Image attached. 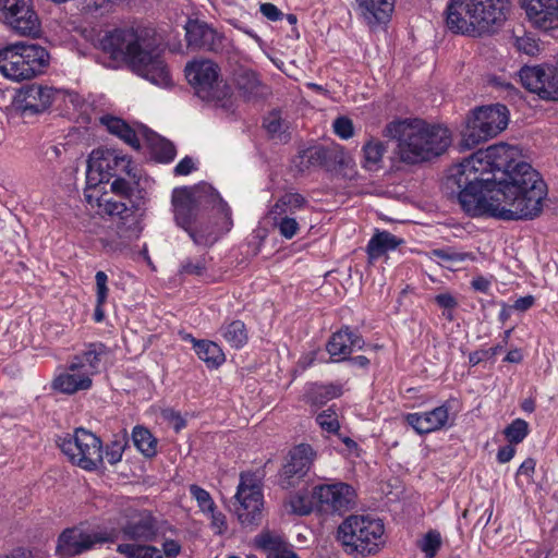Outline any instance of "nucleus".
I'll list each match as a JSON object with an SVG mask.
<instances>
[{
    "instance_id": "obj_1",
    "label": "nucleus",
    "mask_w": 558,
    "mask_h": 558,
    "mask_svg": "<svg viewBox=\"0 0 558 558\" xmlns=\"http://www.w3.org/2000/svg\"><path fill=\"white\" fill-rule=\"evenodd\" d=\"M448 183L460 190L458 199L469 216L506 221L537 217L547 195L545 182L524 161L522 149L508 143L478 149L452 166Z\"/></svg>"
},
{
    "instance_id": "obj_2",
    "label": "nucleus",
    "mask_w": 558,
    "mask_h": 558,
    "mask_svg": "<svg viewBox=\"0 0 558 558\" xmlns=\"http://www.w3.org/2000/svg\"><path fill=\"white\" fill-rule=\"evenodd\" d=\"M175 223L197 245L210 246L233 226L231 208L210 185L181 187L172 193Z\"/></svg>"
},
{
    "instance_id": "obj_3",
    "label": "nucleus",
    "mask_w": 558,
    "mask_h": 558,
    "mask_svg": "<svg viewBox=\"0 0 558 558\" xmlns=\"http://www.w3.org/2000/svg\"><path fill=\"white\" fill-rule=\"evenodd\" d=\"M99 49L108 57L107 68L119 69L128 64L138 76L159 87L172 84L161 50L133 28L106 33L98 41Z\"/></svg>"
},
{
    "instance_id": "obj_4",
    "label": "nucleus",
    "mask_w": 558,
    "mask_h": 558,
    "mask_svg": "<svg viewBox=\"0 0 558 558\" xmlns=\"http://www.w3.org/2000/svg\"><path fill=\"white\" fill-rule=\"evenodd\" d=\"M383 133L396 141V156L407 165L422 163L440 156L452 141L448 128L418 118L393 120Z\"/></svg>"
},
{
    "instance_id": "obj_5",
    "label": "nucleus",
    "mask_w": 558,
    "mask_h": 558,
    "mask_svg": "<svg viewBox=\"0 0 558 558\" xmlns=\"http://www.w3.org/2000/svg\"><path fill=\"white\" fill-rule=\"evenodd\" d=\"M511 0H450L446 25L454 34L481 37L496 33L507 21Z\"/></svg>"
},
{
    "instance_id": "obj_6",
    "label": "nucleus",
    "mask_w": 558,
    "mask_h": 558,
    "mask_svg": "<svg viewBox=\"0 0 558 558\" xmlns=\"http://www.w3.org/2000/svg\"><path fill=\"white\" fill-rule=\"evenodd\" d=\"M49 62L48 50L38 44L16 41L0 48V74L11 82L20 83L41 75Z\"/></svg>"
},
{
    "instance_id": "obj_7",
    "label": "nucleus",
    "mask_w": 558,
    "mask_h": 558,
    "mask_svg": "<svg viewBox=\"0 0 558 558\" xmlns=\"http://www.w3.org/2000/svg\"><path fill=\"white\" fill-rule=\"evenodd\" d=\"M185 76L199 99L227 112L233 110L232 89L217 63L209 59L193 60L185 65Z\"/></svg>"
},
{
    "instance_id": "obj_8",
    "label": "nucleus",
    "mask_w": 558,
    "mask_h": 558,
    "mask_svg": "<svg viewBox=\"0 0 558 558\" xmlns=\"http://www.w3.org/2000/svg\"><path fill=\"white\" fill-rule=\"evenodd\" d=\"M108 353L109 349L100 342L88 344L54 377L53 388L68 395L89 389L93 377L99 372L101 361Z\"/></svg>"
},
{
    "instance_id": "obj_9",
    "label": "nucleus",
    "mask_w": 558,
    "mask_h": 558,
    "mask_svg": "<svg viewBox=\"0 0 558 558\" xmlns=\"http://www.w3.org/2000/svg\"><path fill=\"white\" fill-rule=\"evenodd\" d=\"M339 539L351 551L361 555L378 553L385 545V526L371 515H350L339 526Z\"/></svg>"
},
{
    "instance_id": "obj_10",
    "label": "nucleus",
    "mask_w": 558,
    "mask_h": 558,
    "mask_svg": "<svg viewBox=\"0 0 558 558\" xmlns=\"http://www.w3.org/2000/svg\"><path fill=\"white\" fill-rule=\"evenodd\" d=\"M509 123L506 106L497 104L474 109L466 119L459 146L462 150L472 149L501 133Z\"/></svg>"
},
{
    "instance_id": "obj_11",
    "label": "nucleus",
    "mask_w": 558,
    "mask_h": 558,
    "mask_svg": "<svg viewBox=\"0 0 558 558\" xmlns=\"http://www.w3.org/2000/svg\"><path fill=\"white\" fill-rule=\"evenodd\" d=\"M114 521L119 527L105 531L118 532V539L148 542L153 541L157 533V521L153 513L146 509H140L131 499H123L120 502Z\"/></svg>"
},
{
    "instance_id": "obj_12",
    "label": "nucleus",
    "mask_w": 558,
    "mask_h": 558,
    "mask_svg": "<svg viewBox=\"0 0 558 558\" xmlns=\"http://www.w3.org/2000/svg\"><path fill=\"white\" fill-rule=\"evenodd\" d=\"M233 499L234 514L241 525H257L264 508L262 477L254 472H242Z\"/></svg>"
},
{
    "instance_id": "obj_13",
    "label": "nucleus",
    "mask_w": 558,
    "mask_h": 558,
    "mask_svg": "<svg viewBox=\"0 0 558 558\" xmlns=\"http://www.w3.org/2000/svg\"><path fill=\"white\" fill-rule=\"evenodd\" d=\"M125 174L130 179L137 178V169L132 159L113 148L94 149L87 160L86 184L102 183L110 177Z\"/></svg>"
},
{
    "instance_id": "obj_14",
    "label": "nucleus",
    "mask_w": 558,
    "mask_h": 558,
    "mask_svg": "<svg viewBox=\"0 0 558 558\" xmlns=\"http://www.w3.org/2000/svg\"><path fill=\"white\" fill-rule=\"evenodd\" d=\"M58 445L69 460L87 471L98 469L104 461L101 440L93 433L77 428L60 437Z\"/></svg>"
},
{
    "instance_id": "obj_15",
    "label": "nucleus",
    "mask_w": 558,
    "mask_h": 558,
    "mask_svg": "<svg viewBox=\"0 0 558 558\" xmlns=\"http://www.w3.org/2000/svg\"><path fill=\"white\" fill-rule=\"evenodd\" d=\"M84 196L87 204L92 208H97L99 214L117 216L124 221L132 220L133 225H136L137 219L142 216L143 197L132 201V204L126 201H118L113 194L104 191L101 183L87 184Z\"/></svg>"
},
{
    "instance_id": "obj_16",
    "label": "nucleus",
    "mask_w": 558,
    "mask_h": 558,
    "mask_svg": "<svg viewBox=\"0 0 558 558\" xmlns=\"http://www.w3.org/2000/svg\"><path fill=\"white\" fill-rule=\"evenodd\" d=\"M0 17L20 36L37 38L41 34V22L33 0H0Z\"/></svg>"
},
{
    "instance_id": "obj_17",
    "label": "nucleus",
    "mask_w": 558,
    "mask_h": 558,
    "mask_svg": "<svg viewBox=\"0 0 558 558\" xmlns=\"http://www.w3.org/2000/svg\"><path fill=\"white\" fill-rule=\"evenodd\" d=\"M118 541L114 531H85L74 526L65 529L58 537L56 554L61 558H69L90 550L97 545Z\"/></svg>"
},
{
    "instance_id": "obj_18",
    "label": "nucleus",
    "mask_w": 558,
    "mask_h": 558,
    "mask_svg": "<svg viewBox=\"0 0 558 558\" xmlns=\"http://www.w3.org/2000/svg\"><path fill=\"white\" fill-rule=\"evenodd\" d=\"M307 205L306 199L299 193H288L281 196L270 208L268 215L274 228L286 240L293 239L300 231L301 219L298 213Z\"/></svg>"
},
{
    "instance_id": "obj_19",
    "label": "nucleus",
    "mask_w": 558,
    "mask_h": 558,
    "mask_svg": "<svg viewBox=\"0 0 558 558\" xmlns=\"http://www.w3.org/2000/svg\"><path fill=\"white\" fill-rule=\"evenodd\" d=\"M522 86L544 100H558V74L554 65H524L518 73Z\"/></svg>"
},
{
    "instance_id": "obj_20",
    "label": "nucleus",
    "mask_w": 558,
    "mask_h": 558,
    "mask_svg": "<svg viewBox=\"0 0 558 558\" xmlns=\"http://www.w3.org/2000/svg\"><path fill=\"white\" fill-rule=\"evenodd\" d=\"M316 509L325 513H342L354 505L355 492L352 486L342 483H326L313 488Z\"/></svg>"
},
{
    "instance_id": "obj_21",
    "label": "nucleus",
    "mask_w": 558,
    "mask_h": 558,
    "mask_svg": "<svg viewBox=\"0 0 558 558\" xmlns=\"http://www.w3.org/2000/svg\"><path fill=\"white\" fill-rule=\"evenodd\" d=\"M316 451L307 444L295 446L289 454V460L280 473V483L284 488L296 486L310 471Z\"/></svg>"
},
{
    "instance_id": "obj_22",
    "label": "nucleus",
    "mask_w": 558,
    "mask_h": 558,
    "mask_svg": "<svg viewBox=\"0 0 558 558\" xmlns=\"http://www.w3.org/2000/svg\"><path fill=\"white\" fill-rule=\"evenodd\" d=\"M530 25L547 33L558 28V0H518Z\"/></svg>"
},
{
    "instance_id": "obj_23",
    "label": "nucleus",
    "mask_w": 558,
    "mask_h": 558,
    "mask_svg": "<svg viewBox=\"0 0 558 558\" xmlns=\"http://www.w3.org/2000/svg\"><path fill=\"white\" fill-rule=\"evenodd\" d=\"M63 94L51 86L32 84L23 87L19 94L20 108L23 111L38 113L48 109Z\"/></svg>"
},
{
    "instance_id": "obj_24",
    "label": "nucleus",
    "mask_w": 558,
    "mask_h": 558,
    "mask_svg": "<svg viewBox=\"0 0 558 558\" xmlns=\"http://www.w3.org/2000/svg\"><path fill=\"white\" fill-rule=\"evenodd\" d=\"M359 19L371 28L387 23L395 9V0H354Z\"/></svg>"
},
{
    "instance_id": "obj_25",
    "label": "nucleus",
    "mask_w": 558,
    "mask_h": 558,
    "mask_svg": "<svg viewBox=\"0 0 558 558\" xmlns=\"http://www.w3.org/2000/svg\"><path fill=\"white\" fill-rule=\"evenodd\" d=\"M404 420L417 434H429L447 426L449 407L441 404L430 411L408 413Z\"/></svg>"
},
{
    "instance_id": "obj_26",
    "label": "nucleus",
    "mask_w": 558,
    "mask_h": 558,
    "mask_svg": "<svg viewBox=\"0 0 558 558\" xmlns=\"http://www.w3.org/2000/svg\"><path fill=\"white\" fill-rule=\"evenodd\" d=\"M363 347L364 340L350 330L349 327H345L332 333L327 342L326 350L332 362H341L347 360L353 350H361Z\"/></svg>"
},
{
    "instance_id": "obj_27",
    "label": "nucleus",
    "mask_w": 558,
    "mask_h": 558,
    "mask_svg": "<svg viewBox=\"0 0 558 558\" xmlns=\"http://www.w3.org/2000/svg\"><path fill=\"white\" fill-rule=\"evenodd\" d=\"M100 122L110 134L116 135L134 149H140L141 137L147 136L145 126L137 125L133 128L118 117L106 114L100 118Z\"/></svg>"
},
{
    "instance_id": "obj_28",
    "label": "nucleus",
    "mask_w": 558,
    "mask_h": 558,
    "mask_svg": "<svg viewBox=\"0 0 558 558\" xmlns=\"http://www.w3.org/2000/svg\"><path fill=\"white\" fill-rule=\"evenodd\" d=\"M254 543L266 554L267 558H299L291 545L286 543L280 535L269 531L257 535Z\"/></svg>"
},
{
    "instance_id": "obj_29",
    "label": "nucleus",
    "mask_w": 558,
    "mask_h": 558,
    "mask_svg": "<svg viewBox=\"0 0 558 558\" xmlns=\"http://www.w3.org/2000/svg\"><path fill=\"white\" fill-rule=\"evenodd\" d=\"M326 169L352 179L356 174V165L353 156L341 145L328 146V159Z\"/></svg>"
},
{
    "instance_id": "obj_30",
    "label": "nucleus",
    "mask_w": 558,
    "mask_h": 558,
    "mask_svg": "<svg viewBox=\"0 0 558 558\" xmlns=\"http://www.w3.org/2000/svg\"><path fill=\"white\" fill-rule=\"evenodd\" d=\"M388 145L385 141L369 136L362 146L361 165L367 171H378L384 166Z\"/></svg>"
},
{
    "instance_id": "obj_31",
    "label": "nucleus",
    "mask_w": 558,
    "mask_h": 558,
    "mask_svg": "<svg viewBox=\"0 0 558 558\" xmlns=\"http://www.w3.org/2000/svg\"><path fill=\"white\" fill-rule=\"evenodd\" d=\"M403 241L388 231H376L369 239L366 253L371 263L389 251L396 250Z\"/></svg>"
},
{
    "instance_id": "obj_32",
    "label": "nucleus",
    "mask_w": 558,
    "mask_h": 558,
    "mask_svg": "<svg viewBox=\"0 0 558 558\" xmlns=\"http://www.w3.org/2000/svg\"><path fill=\"white\" fill-rule=\"evenodd\" d=\"M193 348L198 359L209 368H217L226 361L222 349L214 341L193 340Z\"/></svg>"
},
{
    "instance_id": "obj_33",
    "label": "nucleus",
    "mask_w": 558,
    "mask_h": 558,
    "mask_svg": "<svg viewBox=\"0 0 558 558\" xmlns=\"http://www.w3.org/2000/svg\"><path fill=\"white\" fill-rule=\"evenodd\" d=\"M220 335L234 349L243 348L248 341L245 324L239 319L226 322L220 327Z\"/></svg>"
},
{
    "instance_id": "obj_34",
    "label": "nucleus",
    "mask_w": 558,
    "mask_h": 558,
    "mask_svg": "<svg viewBox=\"0 0 558 558\" xmlns=\"http://www.w3.org/2000/svg\"><path fill=\"white\" fill-rule=\"evenodd\" d=\"M185 31L186 40L191 47H208L215 36L213 28L197 21H190L185 26Z\"/></svg>"
},
{
    "instance_id": "obj_35",
    "label": "nucleus",
    "mask_w": 558,
    "mask_h": 558,
    "mask_svg": "<svg viewBox=\"0 0 558 558\" xmlns=\"http://www.w3.org/2000/svg\"><path fill=\"white\" fill-rule=\"evenodd\" d=\"M342 395V387L337 384L318 385L313 384L307 390V400L313 405H323L329 400Z\"/></svg>"
},
{
    "instance_id": "obj_36",
    "label": "nucleus",
    "mask_w": 558,
    "mask_h": 558,
    "mask_svg": "<svg viewBox=\"0 0 558 558\" xmlns=\"http://www.w3.org/2000/svg\"><path fill=\"white\" fill-rule=\"evenodd\" d=\"M328 159V146L327 147H311L303 150L295 161V166L300 171H305L312 167H325L327 166Z\"/></svg>"
},
{
    "instance_id": "obj_37",
    "label": "nucleus",
    "mask_w": 558,
    "mask_h": 558,
    "mask_svg": "<svg viewBox=\"0 0 558 558\" xmlns=\"http://www.w3.org/2000/svg\"><path fill=\"white\" fill-rule=\"evenodd\" d=\"M134 446L145 457H154L157 452V439L143 426H135L132 432Z\"/></svg>"
},
{
    "instance_id": "obj_38",
    "label": "nucleus",
    "mask_w": 558,
    "mask_h": 558,
    "mask_svg": "<svg viewBox=\"0 0 558 558\" xmlns=\"http://www.w3.org/2000/svg\"><path fill=\"white\" fill-rule=\"evenodd\" d=\"M111 194L114 196H119L129 204H132V201H135L138 197H143L141 191L138 190L137 183L128 181L125 178L117 177L111 183Z\"/></svg>"
},
{
    "instance_id": "obj_39",
    "label": "nucleus",
    "mask_w": 558,
    "mask_h": 558,
    "mask_svg": "<svg viewBox=\"0 0 558 558\" xmlns=\"http://www.w3.org/2000/svg\"><path fill=\"white\" fill-rule=\"evenodd\" d=\"M315 421L320 429L326 434L338 435L341 427L338 413L332 407L319 412L316 415Z\"/></svg>"
},
{
    "instance_id": "obj_40",
    "label": "nucleus",
    "mask_w": 558,
    "mask_h": 558,
    "mask_svg": "<svg viewBox=\"0 0 558 558\" xmlns=\"http://www.w3.org/2000/svg\"><path fill=\"white\" fill-rule=\"evenodd\" d=\"M126 444L125 434L114 435L113 439L106 446L105 451H102L104 459L112 465L117 464L122 459Z\"/></svg>"
},
{
    "instance_id": "obj_41",
    "label": "nucleus",
    "mask_w": 558,
    "mask_h": 558,
    "mask_svg": "<svg viewBox=\"0 0 558 558\" xmlns=\"http://www.w3.org/2000/svg\"><path fill=\"white\" fill-rule=\"evenodd\" d=\"M208 258L205 255L198 257H187L181 262L179 272L186 276L202 277L208 268Z\"/></svg>"
},
{
    "instance_id": "obj_42",
    "label": "nucleus",
    "mask_w": 558,
    "mask_h": 558,
    "mask_svg": "<svg viewBox=\"0 0 558 558\" xmlns=\"http://www.w3.org/2000/svg\"><path fill=\"white\" fill-rule=\"evenodd\" d=\"M117 551L126 558H161L159 550L151 546H135L133 544H120Z\"/></svg>"
},
{
    "instance_id": "obj_43",
    "label": "nucleus",
    "mask_w": 558,
    "mask_h": 558,
    "mask_svg": "<svg viewBox=\"0 0 558 558\" xmlns=\"http://www.w3.org/2000/svg\"><path fill=\"white\" fill-rule=\"evenodd\" d=\"M442 545V537L437 530H429L418 542V548L425 558H435Z\"/></svg>"
},
{
    "instance_id": "obj_44",
    "label": "nucleus",
    "mask_w": 558,
    "mask_h": 558,
    "mask_svg": "<svg viewBox=\"0 0 558 558\" xmlns=\"http://www.w3.org/2000/svg\"><path fill=\"white\" fill-rule=\"evenodd\" d=\"M504 434L510 444H520L529 434V424L522 418H515L505 428Z\"/></svg>"
},
{
    "instance_id": "obj_45",
    "label": "nucleus",
    "mask_w": 558,
    "mask_h": 558,
    "mask_svg": "<svg viewBox=\"0 0 558 558\" xmlns=\"http://www.w3.org/2000/svg\"><path fill=\"white\" fill-rule=\"evenodd\" d=\"M289 505L292 512L301 515L308 514L314 508H316V501L313 498V493L311 496L306 494L293 495L290 498Z\"/></svg>"
},
{
    "instance_id": "obj_46",
    "label": "nucleus",
    "mask_w": 558,
    "mask_h": 558,
    "mask_svg": "<svg viewBox=\"0 0 558 558\" xmlns=\"http://www.w3.org/2000/svg\"><path fill=\"white\" fill-rule=\"evenodd\" d=\"M189 490L204 514L213 512L216 509V504L207 490L194 484L190 486Z\"/></svg>"
},
{
    "instance_id": "obj_47",
    "label": "nucleus",
    "mask_w": 558,
    "mask_h": 558,
    "mask_svg": "<svg viewBox=\"0 0 558 558\" xmlns=\"http://www.w3.org/2000/svg\"><path fill=\"white\" fill-rule=\"evenodd\" d=\"M513 46L520 52L527 56H535L539 51L537 39L532 34H523L513 37Z\"/></svg>"
},
{
    "instance_id": "obj_48",
    "label": "nucleus",
    "mask_w": 558,
    "mask_h": 558,
    "mask_svg": "<svg viewBox=\"0 0 558 558\" xmlns=\"http://www.w3.org/2000/svg\"><path fill=\"white\" fill-rule=\"evenodd\" d=\"M264 126L271 136L282 140L287 123L282 120L279 112H271L265 118Z\"/></svg>"
},
{
    "instance_id": "obj_49",
    "label": "nucleus",
    "mask_w": 558,
    "mask_h": 558,
    "mask_svg": "<svg viewBox=\"0 0 558 558\" xmlns=\"http://www.w3.org/2000/svg\"><path fill=\"white\" fill-rule=\"evenodd\" d=\"M333 132L342 140H349L354 135V126L351 119L338 117L332 123Z\"/></svg>"
},
{
    "instance_id": "obj_50",
    "label": "nucleus",
    "mask_w": 558,
    "mask_h": 558,
    "mask_svg": "<svg viewBox=\"0 0 558 558\" xmlns=\"http://www.w3.org/2000/svg\"><path fill=\"white\" fill-rule=\"evenodd\" d=\"M435 301L439 307L444 310L442 315L448 319H453L452 310L457 307L458 302L450 293H440L435 296Z\"/></svg>"
},
{
    "instance_id": "obj_51",
    "label": "nucleus",
    "mask_w": 558,
    "mask_h": 558,
    "mask_svg": "<svg viewBox=\"0 0 558 558\" xmlns=\"http://www.w3.org/2000/svg\"><path fill=\"white\" fill-rule=\"evenodd\" d=\"M96 281V301L99 304H105L108 299V276L105 271H97L95 275Z\"/></svg>"
},
{
    "instance_id": "obj_52",
    "label": "nucleus",
    "mask_w": 558,
    "mask_h": 558,
    "mask_svg": "<svg viewBox=\"0 0 558 558\" xmlns=\"http://www.w3.org/2000/svg\"><path fill=\"white\" fill-rule=\"evenodd\" d=\"M171 535H174V537H165L161 543L163 554L167 558L178 557L182 548L178 534L172 531Z\"/></svg>"
},
{
    "instance_id": "obj_53",
    "label": "nucleus",
    "mask_w": 558,
    "mask_h": 558,
    "mask_svg": "<svg viewBox=\"0 0 558 558\" xmlns=\"http://www.w3.org/2000/svg\"><path fill=\"white\" fill-rule=\"evenodd\" d=\"M177 155L175 147L168 141H161L156 148L157 159L161 162L168 163L174 159Z\"/></svg>"
},
{
    "instance_id": "obj_54",
    "label": "nucleus",
    "mask_w": 558,
    "mask_h": 558,
    "mask_svg": "<svg viewBox=\"0 0 558 558\" xmlns=\"http://www.w3.org/2000/svg\"><path fill=\"white\" fill-rule=\"evenodd\" d=\"M206 515L210 519V526L216 534L221 535L228 530L226 515L222 512L215 509L213 512L206 513Z\"/></svg>"
},
{
    "instance_id": "obj_55",
    "label": "nucleus",
    "mask_w": 558,
    "mask_h": 558,
    "mask_svg": "<svg viewBox=\"0 0 558 558\" xmlns=\"http://www.w3.org/2000/svg\"><path fill=\"white\" fill-rule=\"evenodd\" d=\"M433 254L440 262H462L464 259V254L453 252L449 248L435 250Z\"/></svg>"
},
{
    "instance_id": "obj_56",
    "label": "nucleus",
    "mask_w": 558,
    "mask_h": 558,
    "mask_svg": "<svg viewBox=\"0 0 558 558\" xmlns=\"http://www.w3.org/2000/svg\"><path fill=\"white\" fill-rule=\"evenodd\" d=\"M195 169V163L192 158L184 157L175 167L174 173L177 175H187Z\"/></svg>"
},
{
    "instance_id": "obj_57",
    "label": "nucleus",
    "mask_w": 558,
    "mask_h": 558,
    "mask_svg": "<svg viewBox=\"0 0 558 558\" xmlns=\"http://www.w3.org/2000/svg\"><path fill=\"white\" fill-rule=\"evenodd\" d=\"M260 12L270 21H278L281 19V11L272 3L260 4Z\"/></svg>"
},
{
    "instance_id": "obj_58",
    "label": "nucleus",
    "mask_w": 558,
    "mask_h": 558,
    "mask_svg": "<svg viewBox=\"0 0 558 558\" xmlns=\"http://www.w3.org/2000/svg\"><path fill=\"white\" fill-rule=\"evenodd\" d=\"M514 454H515V448H514L513 444L506 445V446L499 448V450L497 452V461L499 463H507L510 460H512Z\"/></svg>"
},
{
    "instance_id": "obj_59",
    "label": "nucleus",
    "mask_w": 558,
    "mask_h": 558,
    "mask_svg": "<svg viewBox=\"0 0 558 558\" xmlns=\"http://www.w3.org/2000/svg\"><path fill=\"white\" fill-rule=\"evenodd\" d=\"M535 465L536 463L533 459L524 460L518 469L517 476L524 475L530 480L534 473Z\"/></svg>"
},
{
    "instance_id": "obj_60",
    "label": "nucleus",
    "mask_w": 558,
    "mask_h": 558,
    "mask_svg": "<svg viewBox=\"0 0 558 558\" xmlns=\"http://www.w3.org/2000/svg\"><path fill=\"white\" fill-rule=\"evenodd\" d=\"M534 304V298L532 295H525L517 299L512 305V308L519 312H524L532 307Z\"/></svg>"
},
{
    "instance_id": "obj_61",
    "label": "nucleus",
    "mask_w": 558,
    "mask_h": 558,
    "mask_svg": "<svg viewBox=\"0 0 558 558\" xmlns=\"http://www.w3.org/2000/svg\"><path fill=\"white\" fill-rule=\"evenodd\" d=\"M244 76L247 78V85L240 83V87L253 92L259 86V80L255 72H245Z\"/></svg>"
},
{
    "instance_id": "obj_62",
    "label": "nucleus",
    "mask_w": 558,
    "mask_h": 558,
    "mask_svg": "<svg viewBox=\"0 0 558 558\" xmlns=\"http://www.w3.org/2000/svg\"><path fill=\"white\" fill-rule=\"evenodd\" d=\"M123 221V225L125 223H130L128 226V228L125 229L124 231V236L128 238V239H132V238H137L138 236V232H140V229H138V221L136 222V225H133V221L132 220H129V221ZM119 230H121V232H123L122 230V227H119Z\"/></svg>"
},
{
    "instance_id": "obj_63",
    "label": "nucleus",
    "mask_w": 558,
    "mask_h": 558,
    "mask_svg": "<svg viewBox=\"0 0 558 558\" xmlns=\"http://www.w3.org/2000/svg\"><path fill=\"white\" fill-rule=\"evenodd\" d=\"M522 360V354L519 350L509 351L505 357V361L510 363H519Z\"/></svg>"
},
{
    "instance_id": "obj_64",
    "label": "nucleus",
    "mask_w": 558,
    "mask_h": 558,
    "mask_svg": "<svg viewBox=\"0 0 558 558\" xmlns=\"http://www.w3.org/2000/svg\"><path fill=\"white\" fill-rule=\"evenodd\" d=\"M339 439L345 445L349 450L357 449V444L348 436H342L340 433L337 435Z\"/></svg>"
}]
</instances>
